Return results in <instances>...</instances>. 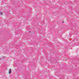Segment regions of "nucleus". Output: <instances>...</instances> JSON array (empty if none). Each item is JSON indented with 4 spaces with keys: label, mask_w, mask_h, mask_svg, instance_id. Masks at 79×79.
<instances>
[{
    "label": "nucleus",
    "mask_w": 79,
    "mask_h": 79,
    "mask_svg": "<svg viewBox=\"0 0 79 79\" xmlns=\"http://www.w3.org/2000/svg\"><path fill=\"white\" fill-rule=\"evenodd\" d=\"M0 14L1 15H3V12H0Z\"/></svg>",
    "instance_id": "f03ea898"
},
{
    "label": "nucleus",
    "mask_w": 79,
    "mask_h": 79,
    "mask_svg": "<svg viewBox=\"0 0 79 79\" xmlns=\"http://www.w3.org/2000/svg\"><path fill=\"white\" fill-rule=\"evenodd\" d=\"M9 73V74H10L11 73V69H10Z\"/></svg>",
    "instance_id": "f257e3e1"
},
{
    "label": "nucleus",
    "mask_w": 79,
    "mask_h": 79,
    "mask_svg": "<svg viewBox=\"0 0 79 79\" xmlns=\"http://www.w3.org/2000/svg\"><path fill=\"white\" fill-rule=\"evenodd\" d=\"M62 23H63V22H62Z\"/></svg>",
    "instance_id": "7ed1b4c3"
}]
</instances>
